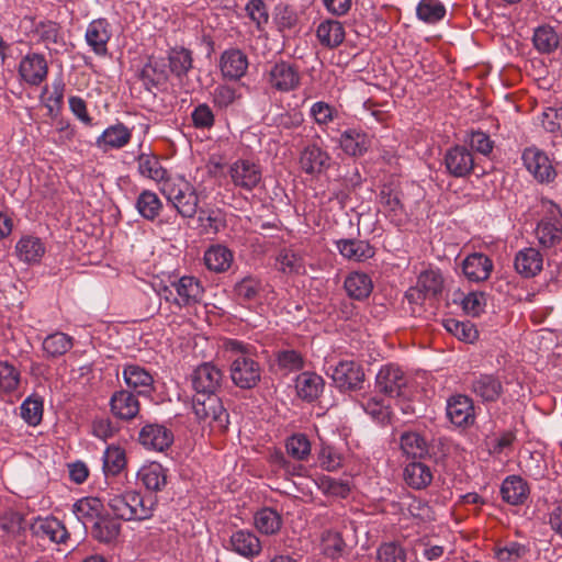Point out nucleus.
<instances>
[{
  "instance_id": "obj_1",
  "label": "nucleus",
  "mask_w": 562,
  "mask_h": 562,
  "mask_svg": "<svg viewBox=\"0 0 562 562\" xmlns=\"http://www.w3.org/2000/svg\"><path fill=\"white\" fill-rule=\"evenodd\" d=\"M229 353V376L234 385L241 390L256 387L261 381L262 368L255 356V348L236 339L224 342Z\"/></svg>"
},
{
  "instance_id": "obj_2",
  "label": "nucleus",
  "mask_w": 562,
  "mask_h": 562,
  "mask_svg": "<svg viewBox=\"0 0 562 562\" xmlns=\"http://www.w3.org/2000/svg\"><path fill=\"white\" fill-rule=\"evenodd\" d=\"M108 506L117 519L145 520L153 516L155 502L145 498L136 491L109 494Z\"/></svg>"
},
{
  "instance_id": "obj_3",
  "label": "nucleus",
  "mask_w": 562,
  "mask_h": 562,
  "mask_svg": "<svg viewBox=\"0 0 562 562\" xmlns=\"http://www.w3.org/2000/svg\"><path fill=\"white\" fill-rule=\"evenodd\" d=\"M192 408L199 420L207 423L213 429L222 432L227 430L229 415L217 394H195Z\"/></svg>"
},
{
  "instance_id": "obj_4",
  "label": "nucleus",
  "mask_w": 562,
  "mask_h": 562,
  "mask_svg": "<svg viewBox=\"0 0 562 562\" xmlns=\"http://www.w3.org/2000/svg\"><path fill=\"white\" fill-rule=\"evenodd\" d=\"M162 192L182 217L192 218L198 212L199 198L195 189L186 180L166 181Z\"/></svg>"
},
{
  "instance_id": "obj_5",
  "label": "nucleus",
  "mask_w": 562,
  "mask_h": 562,
  "mask_svg": "<svg viewBox=\"0 0 562 562\" xmlns=\"http://www.w3.org/2000/svg\"><path fill=\"white\" fill-rule=\"evenodd\" d=\"M326 373L342 392L361 390L366 379L363 368L353 360H341L329 366Z\"/></svg>"
},
{
  "instance_id": "obj_6",
  "label": "nucleus",
  "mask_w": 562,
  "mask_h": 562,
  "mask_svg": "<svg viewBox=\"0 0 562 562\" xmlns=\"http://www.w3.org/2000/svg\"><path fill=\"white\" fill-rule=\"evenodd\" d=\"M408 382L407 375L396 364L381 367L375 376V387L390 397H402Z\"/></svg>"
},
{
  "instance_id": "obj_7",
  "label": "nucleus",
  "mask_w": 562,
  "mask_h": 562,
  "mask_svg": "<svg viewBox=\"0 0 562 562\" xmlns=\"http://www.w3.org/2000/svg\"><path fill=\"white\" fill-rule=\"evenodd\" d=\"M521 159L527 170L540 183H550L557 177V171L549 157L536 147H528L524 150Z\"/></svg>"
},
{
  "instance_id": "obj_8",
  "label": "nucleus",
  "mask_w": 562,
  "mask_h": 562,
  "mask_svg": "<svg viewBox=\"0 0 562 562\" xmlns=\"http://www.w3.org/2000/svg\"><path fill=\"white\" fill-rule=\"evenodd\" d=\"M443 165L450 176L465 178L472 173L475 162L469 148L463 145H456L446 150Z\"/></svg>"
},
{
  "instance_id": "obj_9",
  "label": "nucleus",
  "mask_w": 562,
  "mask_h": 562,
  "mask_svg": "<svg viewBox=\"0 0 562 562\" xmlns=\"http://www.w3.org/2000/svg\"><path fill=\"white\" fill-rule=\"evenodd\" d=\"M536 235L544 248L555 247L562 241V214L555 204L550 203V217L539 222Z\"/></svg>"
},
{
  "instance_id": "obj_10",
  "label": "nucleus",
  "mask_w": 562,
  "mask_h": 562,
  "mask_svg": "<svg viewBox=\"0 0 562 562\" xmlns=\"http://www.w3.org/2000/svg\"><path fill=\"white\" fill-rule=\"evenodd\" d=\"M223 383V372L212 362L200 364L192 373L196 394H217Z\"/></svg>"
},
{
  "instance_id": "obj_11",
  "label": "nucleus",
  "mask_w": 562,
  "mask_h": 562,
  "mask_svg": "<svg viewBox=\"0 0 562 562\" xmlns=\"http://www.w3.org/2000/svg\"><path fill=\"white\" fill-rule=\"evenodd\" d=\"M19 75L30 86H40L48 75V64L44 55L27 53L19 63Z\"/></svg>"
},
{
  "instance_id": "obj_12",
  "label": "nucleus",
  "mask_w": 562,
  "mask_h": 562,
  "mask_svg": "<svg viewBox=\"0 0 562 562\" xmlns=\"http://www.w3.org/2000/svg\"><path fill=\"white\" fill-rule=\"evenodd\" d=\"M300 72L297 67L288 63L279 61L271 66L268 71V82L271 88L280 92H290L300 86Z\"/></svg>"
},
{
  "instance_id": "obj_13",
  "label": "nucleus",
  "mask_w": 562,
  "mask_h": 562,
  "mask_svg": "<svg viewBox=\"0 0 562 562\" xmlns=\"http://www.w3.org/2000/svg\"><path fill=\"white\" fill-rule=\"evenodd\" d=\"M31 35L37 43L43 44L49 52L58 53L66 46L61 26L57 22L50 20L34 23L33 29L31 30Z\"/></svg>"
},
{
  "instance_id": "obj_14",
  "label": "nucleus",
  "mask_w": 562,
  "mask_h": 562,
  "mask_svg": "<svg viewBox=\"0 0 562 562\" xmlns=\"http://www.w3.org/2000/svg\"><path fill=\"white\" fill-rule=\"evenodd\" d=\"M229 176L236 187L246 191L256 188L262 178L260 166L248 159H238L232 164Z\"/></svg>"
},
{
  "instance_id": "obj_15",
  "label": "nucleus",
  "mask_w": 562,
  "mask_h": 562,
  "mask_svg": "<svg viewBox=\"0 0 562 562\" xmlns=\"http://www.w3.org/2000/svg\"><path fill=\"white\" fill-rule=\"evenodd\" d=\"M112 33V25L106 19L92 20L85 33L86 43L97 56H105Z\"/></svg>"
},
{
  "instance_id": "obj_16",
  "label": "nucleus",
  "mask_w": 562,
  "mask_h": 562,
  "mask_svg": "<svg viewBox=\"0 0 562 562\" xmlns=\"http://www.w3.org/2000/svg\"><path fill=\"white\" fill-rule=\"evenodd\" d=\"M30 529L34 537L54 543H65L69 538L65 525L54 516L35 518Z\"/></svg>"
},
{
  "instance_id": "obj_17",
  "label": "nucleus",
  "mask_w": 562,
  "mask_h": 562,
  "mask_svg": "<svg viewBox=\"0 0 562 562\" xmlns=\"http://www.w3.org/2000/svg\"><path fill=\"white\" fill-rule=\"evenodd\" d=\"M446 411L450 422L458 427H469L474 424V404L467 395H452L447 401Z\"/></svg>"
},
{
  "instance_id": "obj_18",
  "label": "nucleus",
  "mask_w": 562,
  "mask_h": 562,
  "mask_svg": "<svg viewBox=\"0 0 562 562\" xmlns=\"http://www.w3.org/2000/svg\"><path fill=\"white\" fill-rule=\"evenodd\" d=\"M171 286L176 290L177 296L172 303L179 307L198 304L203 299L204 289L201 282L191 276H184L178 281L172 282Z\"/></svg>"
},
{
  "instance_id": "obj_19",
  "label": "nucleus",
  "mask_w": 562,
  "mask_h": 562,
  "mask_svg": "<svg viewBox=\"0 0 562 562\" xmlns=\"http://www.w3.org/2000/svg\"><path fill=\"white\" fill-rule=\"evenodd\" d=\"M138 441L146 449L162 452L172 445L173 434L164 425L147 424L140 429Z\"/></svg>"
},
{
  "instance_id": "obj_20",
  "label": "nucleus",
  "mask_w": 562,
  "mask_h": 562,
  "mask_svg": "<svg viewBox=\"0 0 562 562\" xmlns=\"http://www.w3.org/2000/svg\"><path fill=\"white\" fill-rule=\"evenodd\" d=\"M462 273L470 282L480 283L486 281L493 269V260L483 252L468 255L461 265Z\"/></svg>"
},
{
  "instance_id": "obj_21",
  "label": "nucleus",
  "mask_w": 562,
  "mask_h": 562,
  "mask_svg": "<svg viewBox=\"0 0 562 562\" xmlns=\"http://www.w3.org/2000/svg\"><path fill=\"white\" fill-rule=\"evenodd\" d=\"M226 548L246 559L258 557L262 550L259 538L252 531L244 529L236 530L231 535Z\"/></svg>"
},
{
  "instance_id": "obj_22",
  "label": "nucleus",
  "mask_w": 562,
  "mask_h": 562,
  "mask_svg": "<svg viewBox=\"0 0 562 562\" xmlns=\"http://www.w3.org/2000/svg\"><path fill=\"white\" fill-rule=\"evenodd\" d=\"M331 158L317 145L306 146L299 159L301 169L311 176L321 175L330 167Z\"/></svg>"
},
{
  "instance_id": "obj_23",
  "label": "nucleus",
  "mask_w": 562,
  "mask_h": 562,
  "mask_svg": "<svg viewBox=\"0 0 562 562\" xmlns=\"http://www.w3.org/2000/svg\"><path fill=\"white\" fill-rule=\"evenodd\" d=\"M471 391L482 402L492 403L503 394V384L494 374H479L471 381Z\"/></svg>"
},
{
  "instance_id": "obj_24",
  "label": "nucleus",
  "mask_w": 562,
  "mask_h": 562,
  "mask_svg": "<svg viewBox=\"0 0 562 562\" xmlns=\"http://www.w3.org/2000/svg\"><path fill=\"white\" fill-rule=\"evenodd\" d=\"M434 479L432 470L422 460H413L403 469V480L407 486L420 491L428 487Z\"/></svg>"
},
{
  "instance_id": "obj_25",
  "label": "nucleus",
  "mask_w": 562,
  "mask_h": 562,
  "mask_svg": "<svg viewBox=\"0 0 562 562\" xmlns=\"http://www.w3.org/2000/svg\"><path fill=\"white\" fill-rule=\"evenodd\" d=\"M111 413L119 419L130 420L137 416L139 402L133 393L126 390L116 391L110 400Z\"/></svg>"
},
{
  "instance_id": "obj_26",
  "label": "nucleus",
  "mask_w": 562,
  "mask_h": 562,
  "mask_svg": "<svg viewBox=\"0 0 562 562\" xmlns=\"http://www.w3.org/2000/svg\"><path fill=\"white\" fill-rule=\"evenodd\" d=\"M514 266L521 277L533 278L543 268V256L536 248H524L516 254Z\"/></svg>"
},
{
  "instance_id": "obj_27",
  "label": "nucleus",
  "mask_w": 562,
  "mask_h": 562,
  "mask_svg": "<svg viewBox=\"0 0 562 562\" xmlns=\"http://www.w3.org/2000/svg\"><path fill=\"white\" fill-rule=\"evenodd\" d=\"M131 130L123 123L119 122L105 128L97 138L95 145L103 151L109 149H120L126 146L131 142Z\"/></svg>"
},
{
  "instance_id": "obj_28",
  "label": "nucleus",
  "mask_w": 562,
  "mask_h": 562,
  "mask_svg": "<svg viewBox=\"0 0 562 562\" xmlns=\"http://www.w3.org/2000/svg\"><path fill=\"white\" fill-rule=\"evenodd\" d=\"M530 488L521 476L509 475L501 485V495L505 503L509 505H522L529 497Z\"/></svg>"
},
{
  "instance_id": "obj_29",
  "label": "nucleus",
  "mask_w": 562,
  "mask_h": 562,
  "mask_svg": "<svg viewBox=\"0 0 562 562\" xmlns=\"http://www.w3.org/2000/svg\"><path fill=\"white\" fill-rule=\"evenodd\" d=\"M123 379L130 389L138 394H150L154 390V378L149 371L138 364H126L123 369Z\"/></svg>"
},
{
  "instance_id": "obj_30",
  "label": "nucleus",
  "mask_w": 562,
  "mask_h": 562,
  "mask_svg": "<svg viewBox=\"0 0 562 562\" xmlns=\"http://www.w3.org/2000/svg\"><path fill=\"white\" fill-rule=\"evenodd\" d=\"M345 36L344 24L338 20H324L316 29V37L319 44L327 49H335L340 46Z\"/></svg>"
},
{
  "instance_id": "obj_31",
  "label": "nucleus",
  "mask_w": 562,
  "mask_h": 562,
  "mask_svg": "<svg viewBox=\"0 0 562 562\" xmlns=\"http://www.w3.org/2000/svg\"><path fill=\"white\" fill-rule=\"evenodd\" d=\"M324 380L321 375L305 371L296 376L295 389L297 396L306 402H314L324 390Z\"/></svg>"
},
{
  "instance_id": "obj_32",
  "label": "nucleus",
  "mask_w": 562,
  "mask_h": 562,
  "mask_svg": "<svg viewBox=\"0 0 562 562\" xmlns=\"http://www.w3.org/2000/svg\"><path fill=\"white\" fill-rule=\"evenodd\" d=\"M400 448L404 456L413 460H422L429 454L425 437L413 430L403 431L400 435Z\"/></svg>"
},
{
  "instance_id": "obj_33",
  "label": "nucleus",
  "mask_w": 562,
  "mask_h": 562,
  "mask_svg": "<svg viewBox=\"0 0 562 562\" xmlns=\"http://www.w3.org/2000/svg\"><path fill=\"white\" fill-rule=\"evenodd\" d=\"M169 71L183 85L184 78L193 67L192 52L184 47H173L168 52Z\"/></svg>"
},
{
  "instance_id": "obj_34",
  "label": "nucleus",
  "mask_w": 562,
  "mask_h": 562,
  "mask_svg": "<svg viewBox=\"0 0 562 562\" xmlns=\"http://www.w3.org/2000/svg\"><path fill=\"white\" fill-rule=\"evenodd\" d=\"M168 470L160 463L151 462L143 465L138 473V481L150 492H159L167 485Z\"/></svg>"
},
{
  "instance_id": "obj_35",
  "label": "nucleus",
  "mask_w": 562,
  "mask_h": 562,
  "mask_svg": "<svg viewBox=\"0 0 562 562\" xmlns=\"http://www.w3.org/2000/svg\"><path fill=\"white\" fill-rule=\"evenodd\" d=\"M247 67V57L239 49L226 50L221 57V70L226 78L239 79L245 75Z\"/></svg>"
},
{
  "instance_id": "obj_36",
  "label": "nucleus",
  "mask_w": 562,
  "mask_h": 562,
  "mask_svg": "<svg viewBox=\"0 0 562 562\" xmlns=\"http://www.w3.org/2000/svg\"><path fill=\"white\" fill-rule=\"evenodd\" d=\"M269 463L278 475L285 479L304 476L307 472L302 462L290 460L281 450H274L270 453Z\"/></svg>"
},
{
  "instance_id": "obj_37",
  "label": "nucleus",
  "mask_w": 562,
  "mask_h": 562,
  "mask_svg": "<svg viewBox=\"0 0 562 562\" xmlns=\"http://www.w3.org/2000/svg\"><path fill=\"white\" fill-rule=\"evenodd\" d=\"M269 463L278 475L285 479L304 476L307 472L302 462L290 460L281 450H274L270 453Z\"/></svg>"
},
{
  "instance_id": "obj_38",
  "label": "nucleus",
  "mask_w": 562,
  "mask_h": 562,
  "mask_svg": "<svg viewBox=\"0 0 562 562\" xmlns=\"http://www.w3.org/2000/svg\"><path fill=\"white\" fill-rule=\"evenodd\" d=\"M340 255L353 261H364L374 256L373 247L361 239H340L336 243Z\"/></svg>"
},
{
  "instance_id": "obj_39",
  "label": "nucleus",
  "mask_w": 562,
  "mask_h": 562,
  "mask_svg": "<svg viewBox=\"0 0 562 562\" xmlns=\"http://www.w3.org/2000/svg\"><path fill=\"white\" fill-rule=\"evenodd\" d=\"M344 288L349 297L363 301L372 292L373 283L371 278L363 272H351L344 282Z\"/></svg>"
},
{
  "instance_id": "obj_40",
  "label": "nucleus",
  "mask_w": 562,
  "mask_h": 562,
  "mask_svg": "<svg viewBox=\"0 0 562 562\" xmlns=\"http://www.w3.org/2000/svg\"><path fill=\"white\" fill-rule=\"evenodd\" d=\"M137 168L140 176L156 182L168 181V171L162 167L159 158L150 153H142L137 156Z\"/></svg>"
},
{
  "instance_id": "obj_41",
  "label": "nucleus",
  "mask_w": 562,
  "mask_h": 562,
  "mask_svg": "<svg viewBox=\"0 0 562 562\" xmlns=\"http://www.w3.org/2000/svg\"><path fill=\"white\" fill-rule=\"evenodd\" d=\"M560 42V35L548 24L540 25L533 31V47L540 54H551L555 52Z\"/></svg>"
},
{
  "instance_id": "obj_42",
  "label": "nucleus",
  "mask_w": 562,
  "mask_h": 562,
  "mask_svg": "<svg viewBox=\"0 0 562 562\" xmlns=\"http://www.w3.org/2000/svg\"><path fill=\"white\" fill-rule=\"evenodd\" d=\"M19 258L27 263L40 262L45 254L43 241L35 236H23L15 246Z\"/></svg>"
},
{
  "instance_id": "obj_43",
  "label": "nucleus",
  "mask_w": 562,
  "mask_h": 562,
  "mask_svg": "<svg viewBox=\"0 0 562 562\" xmlns=\"http://www.w3.org/2000/svg\"><path fill=\"white\" fill-rule=\"evenodd\" d=\"M339 144L347 155L356 157L368 150L370 142L364 133L350 128L341 133Z\"/></svg>"
},
{
  "instance_id": "obj_44",
  "label": "nucleus",
  "mask_w": 562,
  "mask_h": 562,
  "mask_svg": "<svg viewBox=\"0 0 562 562\" xmlns=\"http://www.w3.org/2000/svg\"><path fill=\"white\" fill-rule=\"evenodd\" d=\"M254 522L260 533L271 536L280 531L283 520L278 510L263 507L255 514Z\"/></svg>"
},
{
  "instance_id": "obj_45",
  "label": "nucleus",
  "mask_w": 562,
  "mask_h": 562,
  "mask_svg": "<svg viewBox=\"0 0 562 562\" xmlns=\"http://www.w3.org/2000/svg\"><path fill=\"white\" fill-rule=\"evenodd\" d=\"M20 384V369L8 360H0V397L13 395Z\"/></svg>"
},
{
  "instance_id": "obj_46",
  "label": "nucleus",
  "mask_w": 562,
  "mask_h": 562,
  "mask_svg": "<svg viewBox=\"0 0 562 562\" xmlns=\"http://www.w3.org/2000/svg\"><path fill=\"white\" fill-rule=\"evenodd\" d=\"M233 252L223 245L211 246L204 252V263L209 270L214 272L226 271L233 262Z\"/></svg>"
},
{
  "instance_id": "obj_47",
  "label": "nucleus",
  "mask_w": 562,
  "mask_h": 562,
  "mask_svg": "<svg viewBox=\"0 0 562 562\" xmlns=\"http://www.w3.org/2000/svg\"><path fill=\"white\" fill-rule=\"evenodd\" d=\"M101 509L102 503L99 498L85 497L74 504L72 512L77 519L87 528L89 524L93 525L100 517Z\"/></svg>"
},
{
  "instance_id": "obj_48",
  "label": "nucleus",
  "mask_w": 562,
  "mask_h": 562,
  "mask_svg": "<svg viewBox=\"0 0 562 562\" xmlns=\"http://www.w3.org/2000/svg\"><path fill=\"white\" fill-rule=\"evenodd\" d=\"M140 78L145 85L159 87L167 82L168 70L164 59L150 57L140 71Z\"/></svg>"
},
{
  "instance_id": "obj_49",
  "label": "nucleus",
  "mask_w": 562,
  "mask_h": 562,
  "mask_svg": "<svg viewBox=\"0 0 562 562\" xmlns=\"http://www.w3.org/2000/svg\"><path fill=\"white\" fill-rule=\"evenodd\" d=\"M273 20L281 33L295 32L300 22L296 9L285 2H279L274 8Z\"/></svg>"
},
{
  "instance_id": "obj_50",
  "label": "nucleus",
  "mask_w": 562,
  "mask_h": 562,
  "mask_svg": "<svg viewBox=\"0 0 562 562\" xmlns=\"http://www.w3.org/2000/svg\"><path fill=\"white\" fill-rule=\"evenodd\" d=\"M288 457L295 461H307L312 453V443L305 434L296 432L285 439L284 442Z\"/></svg>"
},
{
  "instance_id": "obj_51",
  "label": "nucleus",
  "mask_w": 562,
  "mask_h": 562,
  "mask_svg": "<svg viewBox=\"0 0 562 562\" xmlns=\"http://www.w3.org/2000/svg\"><path fill=\"white\" fill-rule=\"evenodd\" d=\"M74 347V338L65 333L56 331L43 340V351L47 358H58Z\"/></svg>"
},
{
  "instance_id": "obj_52",
  "label": "nucleus",
  "mask_w": 562,
  "mask_h": 562,
  "mask_svg": "<svg viewBox=\"0 0 562 562\" xmlns=\"http://www.w3.org/2000/svg\"><path fill=\"white\" fill-rule=\"evenodd\" d=\"M263 289L265 286L259 278L247 274L235 283L234 293L239 301L251 302L260 296Z\"/></svg>"
},
{
  "instance_id": "obj_53",
  "label": "nucleus",
  "mask_w": 562,
  "mask_h": 562,
  "mask_svg": "<svg viewBox=\"0 0 562 562\" xmlns=\"http://www.w3.org/2000/svg\"><path fill=\"white\" fill-rule=\"evenodd\" d=\"M321 547L322 552L326 558L335 560L344 555L346 542L340 532L328 529L324 530L322 533Z\"/></svg>"
},
{
  "instance_id": "obj_54",
  "label": "nucleus",
  "mask_w": 562,
  "mask_h": 562,
  "mask_svg": "<svg viewBox=\"0 0 562 562\" xmlns=\"http://www.w3.org/2000/svg\"><path fill=\"white\" fill-rule=\"evenodd\" d=\"M121 524L113 518L102 516L94 521L91 533L100 542H111L117 538Z\"/></svg>"
},
{
  "instance_id": "obj_55",
  "label": "nucleus",
  "mask_w": 562,
  "mask_h": 562,
  "mask_svg": "<svg viewBox=\"0 0 562 562\" xmlns=\"http://www.w3.org/2000/svg\"><path fill=\"white\" fill-rule=\"evenodd\" d=\"M138 213L148 221H154L162 209V203L158 195L149 190H144L136 200Z\"/></svg>"
},
{
  "instance_id": "obj_56",
  "label": "nucleus",
  "mask_w": 562,
  "mask_h": 562,
  "mask_svg": "<svg viewBox=\"0 0 562 562\" xmlns=\"http://www.w3.org/2000/svg\"><path fill=\"white\" fill-rule=\"evenodd\" d=\"M443 327L457 337L459 340L464 342H474L479 337V331L474 324L469 321H459L456 318H448L443 321Z\"/></svg>"
},
{
  "instance_id": "obj_57",
  "label": "nucleus",
  "mask_w": 562,
  "mask_h": 562,
  "mask_svg": "<svg viewBox=\"0 0 562 562\" xmlns=\"http://www.w3.org/2000/svg\"><path fill=\"white\" fill-rule=\"evenodd\" d=\"M125 465V451L119 446H109L103 453V471L105 475H117Z\"/></svg>"
},
{
  "instance_id": "obj_58",
  "label": "nucleus",
  "mask_w": 562,
  "mask_h": 562,
  "mask_svg": "<svg viewBox=\"0 0 562 562\" xmlns=\"http://www.w3.org/2000/svg\"><path fill=\"white\" fill-rule=\"evenodd\" d=\"M65 85L61 80H56L52 85V92L48 87H44L42 98L49 115L55 116L61 109L64 102Z\"/></svg>"
},
{
  "instance_id": "obj_59",
  "label": "nucleus",
  "mask_w": 562,
  "mask_h": 562,
  "mask_svg": "<svg viewBox=\"0 0 562 562\" xmlns=\"http://www.w3.org/2000/svg\"><path fill=\"white\" fill-rule=\"evenodd\" d=\"M417 16L426 23H437L446 14L445 5L438 0H422L416 9Z\"/></svg>"
},
{
  "instance_id": "obj_60",
  "label": "nucleus",
  "mask_w": 562,
  "mask_h": 562,
  "mask_svg": "<svg viewBox=\"0 0 562 562\" xmlns=\"http://www.w3.org/2000/svg\"><path fill=\"white\" fill-rule=\"evenodd\" d=\"M198 222L203 234L215 235L225 227V220L220 211L200 210Z\"/></svg>"
},
{
  "instance_id": "obj_61",
  "label": "nucleus",
  "mask_w": 562,
  "mask_h": 562,
  "mask_svg": "<svg viewBox=\"0 0 562 562\" xmlns=\"http://www.w3.org/2000/svg\"><path fill=\"white\" fill-rule=\"evenodd\" d=\"M417 285L426 296H436L442 290L443 279L438 270L430 269L419 274Z\"/></svg>"
},
{
  "instance_id": "obj_62",
  "label": "nucleus",
  "mask_w": 562,
  "mask_h": 562,
  "mask_svg": "<svg viewBox=\"0 0 562 562\" xmlns=\"http://www.w3.org/2000/svg\"><path fill=\"white\" fill-rule=\"evenodd\" d=\"M20 411L27 425L37 426L43 417V401L37 396H29L21 404Z\"/></svg>"
},
{
  "instance_id": "obj_63",
  "label": "nucleus",
  "mask_w": 562,
  "mask_h": 562,
  "mask_svg": "<svg viewBox=\"0 0 562 562\" xmlns=\"http://www.w3.org/2000/svg\"><path fill=\"white\" fill-rule=\"evenodd\" d=\"M376 559L379 562H406L407 552L398 542H384L376 551Z\"/></svg>"
},
{
  "instance_id": "obj_64",
  "label": "nucleus",
  "mask_w": 562,
  "mask_h": 562,
  "mask_svg": "<svg viewBox=\"0 0 562 562\" xmlns=\"http://www.w3.org/2000/svg\"><path fill=\"white\" fill-rule=\"evenodd\" d=\"M280 270L284 273H303L305 271L304 259L292 249H284L278 257Z\"/></svg>"
}]
</instances>
